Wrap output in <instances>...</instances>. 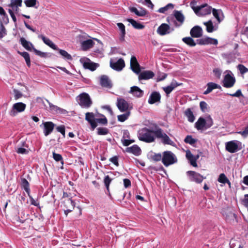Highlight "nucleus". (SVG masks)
<instances>
[{
    "label": "nucleus",
    "mask_w": 248,
    "mask_h": 248,
    "mask_svg": "<svg viewBox=\"0 0 248 248\" xmlns=\"http://www.w3.org/2000/svg\"><path fill=\"white\" fill-rule=\"evenodd\" d=\"M198 44L201 45H205L209 44L217 45L218 41L216 39H214L209 37L202 38L197 40Z\"/></svg>",
    "instance_id": "nucleus-12"
},
{
    "label": "nucleus",
    "mask_w": 248,
    "mask_h": 248,
    "mask_svg": "<svg viewBox=\"0 0 248 248\" xmlns=\"http://www.w3.org/2000/svg\"><path fill=\"white\" fill-rule=\"evenodd\" d=\"M87 60L88 61L83 62V67L85 69H89L92 71L95 70L97 68V64L95 63L91 62L89 59H87Z\"/></svg>",
    "instance_id": "nucleus-30"
},
{
    "label": "nucleus",
    "mask_w": 248,
    "mask_h": 248,
    "mask_svg": "<svg viewBox=\"0 0 248 248\" xmlns=\"http://www.w3.org/2000/svg\"><path fill=\"white\" fill-rule=\"evenodd\" d=\"M184 141L190 145H193L197 142V140L193 139L191 135H187L185 138Z\"/></svg>",
    "instance_id": "nucleus-46"
},
{
    "label": "nucleus",
    "mask_w": 248,
    "mask_h": 248,
    "mask_svg": "<svg viewBox=\"0 0 248 248\" xmlns=\"http://www.w3.org/2000/svg\"><path fill=\"white\" fill-rule=\"evenodd\" d=\"M100 85L103 88L111 89L113 86L111 80L107 75H103L100 77Z\"/></svg>",
    "instance_id": "nucleus-9"
},
{
    "label": "nucleus",
    "mask_w": 248,
    "mask_h": 248,
    "mask_svg": "<svg viewBox=\"0 0 248 248\" xmlns=\"http://www.w3.org/2000/svg\"><path fill=\"white\" fill-rule=\"evenodd\" d=\"M163 89L167 95L170 94L173 90V87H170V85L164 87Z\"/></svg>",
    "instance_id": "nucleus-61"
},
{
    "label": "nucleus",
    "mask_w": 248,
    "mask_h": 248,
    "mask_svg": "<svg viewBox=\"0 0 248 248\" xmlns=\"http://www.w3.org/2000/svg\"><path fill=\"white\" fill-rule=\"evenodd\" d=\"M206 120L202 117H200L195 123V127L198 130H202L204 128L206 129Z\"/></svg>",
    "instance_id": "nucleus-23"
},
{
    "label": "nucleus",
    "mask_w": 248,
    "mask_h": 248,
    "mask_svg": "<svg viewBox=\"0 0 248 248\" xmlns=\"http://www.w3.org/2000/svg\"><path fill=\"white\" fill-rule=\"evenodd\" d=\"M53 157L56 161H61L62 159V156L61 155L57 154L55 152L53 153Z\"/></svg>",
    "instance_id": "nucleus-59"
},
{
    "label": "nucleus",
    "mask_w": 248,
    "mask_h": 248,
    "mask_svg": "<svg viewBox=\"0 0 248 248\" xmlns=\"http://www.w3.org/2000/svg\"><path fill=\"white\" fill-rule=\"evenodd\" d=\"M152 159L156 161H162V155L161 154H155L152 156Z\"/></svg>",
    "instance_id": "nucleus-57"
},
{
    "label": "nucleus",
    "mask_w": 248,
    "mask_h": 248,
    "mask_svg": "<svg viewBox=\"0 0 248 248\" xmlns=\"http://www.w3.org/2000/svg\"><path fill=\"white\" fill-rule=\"evenodd\" d=\"M63 58L70 61L73 60L72 56L64 50H63Z\"/></svg>",
    "instance_id": "nucleus-56"
},
{
    "label": "nucleus",
    "mask_w": 248,
    "mask_h": 248,
    "mask_svg": "<svg viewBox=\"0 0 248 248\" xmlns=\"http://www.w3.org/2000/svg\"><path fill=\"white\" fill-rule=\"evenodd\" d=\"M207 89L203 93V94L206 95L211 93L213 90L216 89H221V87L219 85L214 82H209L207 84Z\"/></svg>",
    "instance_id": "nucleus-26"
},
{
    "label": "nucleus",
    "mask_w": 248,
    "mask_h": 248,
    "mask_svg": "<svg viewBox=\"0 0 248 248\" xmlns=\"http://www.w3.org/2000/svg\"><path fill=\"white\" fill-rule=\"evenodd\" d=\"M117 25L121 31L119 40L121 42H123L125 41V35L126 34L125 26L122 23H117Z\"/></svg>",
    "instance_id": "nucleus-25"
},
{
    "label": "nucleus",
    "mask_w": 248,
    "mask_h": 248,
    "mask_svg": "<svg viewBox=\"0 0 248 248\" xmlns=\"http://www.w3.org/2000/svg\"><path fill=\"white\" fill-rule=\"evenodd\" d=\"M77 101L79 106L83 108H89L93 104V101L86 93H82L77 97Z\"/></svg>",
    "instance_id": "nucleus-2"
},
{
    "label": "nucleus",
    "mask_w": 248,
    "mask_h": 248,
    "mask_svg": "<svg viewBox=\"0 0 248 248\" xmlns=\"http://www.w3.org/2000/svg\"><path fill=\"white\" fill-rule=\"evenodd\" d=\"M117 107L121 112L127 111L129 105L127 102L124 99H118L117 100Z\"/></svg>",
    "instance_id": "nucleus-14"
},
{
    "label": "nucleus",
    "mask_w": 248,
    "mask_h": 248,
    "mask_svg": "<svg viewBox=\"0 0 248 248\" xmlns=\"http://www.w3.org/2000/svg\"><path fill=\"white\" fill-rule=\"evenodd\" d=\"M130 67L133 72L139 74L140 71V65L135 56H132L130 60Z\"/></svg>",
    "instance_id": "nucleus-13"
},
{
    "label": "nucleus",
    "mask_w": 248,
    "mask_h": 248,
    "mask_svg": "<svg viewBox=\"0 0 248 248\" xmlns=\"http://www.w3.org/2000/svg\"><path fill=\"white\" fill-rule=\"evenodd\" d=\"M37 2V0H25L24 3L28 7H34Z\"/></svg>",
    "instance_id": "nucleus-48"
},
{
    "label": "nucleus",
    "mask_w": 248,
    "mask_h": 248,
    "mask_svg": "<svg viewBox=\"0 0 248 248\" xmlns=\"http://www.w3.org/2000/svg\"><path fill=\"white\" fill-rule=\"evenodd\" d=\"M19 54L22 56L25 59L26 64L28 66L30 67L31 65V60L29 54L27 52H18Z\"/></svg>",
    "instance_id": "nucleus-39"
},
{
    "label": "nucleus",
    "mask_w": 248,
    "mask_h": 248,
    "mask_svg": "<svg viewBox=\"0 0 248 248\" xmlns=\"http://www.w3.org/2000/svg\"><path fill=\"white\" fill-rule=\"evenodd\" d=\"M206 129L209 128L211 127L213 124V122L212 119L209 116L207 119L206 120Z\"/></svg>",
    "instance_id": "nucleus-55"
},
{
    "label": "nucleus",
    "mask_w": 248,
    "mask_h": 248,
    "mask_svg": "<svg viewBox=\"0 0 248 248\" xmlns=\"http://www.w3.org/2000/svg\"><path fill=\"white\" fill-rule=\"evenodd\" d=\"M175 155L171 151H164L162 154V163L166 167H168L177 162Z\"/></svg>",
    "instance_id": "nucleus-3"
},
{
    "label": "nucleus",
    "mask_w": 248,
    "mask_h": 248,
    "mask_svg": "<svg viewBox=\"0 0 248 248\" xmlns=\"http://www.w3.org/2000/svg\"><path fill=\"white\" fill-rule=\"evenodd\" d=\"M236 80L234 77L230 74H226L223 80V86L227 88H230L233 87L235 83Z\"/></svg>",
    "instance_id": "nucleus-8"
},
{
    "label": "nucleus",
    "mask_w": 248,
    "mask_h": 248,
    "mask_svg": "<svg viewBox=\"0 0 248 248\" xmlns=\"http://www.w3.org/2000/svg\"><path fill=\"white\" fill-rule=\"evenodd\" d=\"M103 118H95V121L96 122V124L97 123L101 124H102L106 125L108 124V120L106 118L105 116L102 115Z\"/></svg>",
    "instance_id": "nucleus-51"
},
{
    "label": "nucleus",
    "mask_w": 248,
    "mask_h": 248,
    "mask_svg": "<svg viewBox=\"0 0 248 248\" xmlns=\"http://www.w3.org/2000/svg\"><path fill=\"white\" fill-rule=\"evenodd\" d=\"M26 108V105L22 102L15 103L9 112L10 116H15L18 113L23 112Z\"/></svg>",
    "instance_id": "nucleus-6"
},
{
    "label": "nucleus",
    "mask_w": 248,
    "mask_h": 248,
    "mask_svg": "<svg viewBox=\"0 0 248 248\" xmlns=\"http://www.w3.org/2000/svg\"><path fill=\"white\" fill-rule=\"evenodd\" d=\"M127 21L129 22L135 29L141 30L144 29L145 27L143 24L137 22L133 19L128 18L127 19Z\"/></svg>",
    "instance_id": "nucleus-32"
},
{
    "label": "nucleus",
    "mask_w": 248,
    "mask_h": 248,
    "mask_svg": "<svg viewBox=\"0 0 248 248\" xmlns=\"http://www.w3.org/2000/svg\"><path fill=\"white\" fill-rule=\"evenodd\" d=\"M155 130L144 128L139 131V139L140 140L147 143L154 142L155 140Z\"/></svg>",
    "instance_id": "nucleus-1"
},
{
    "label": "nucleus",
    "mask_w": 248,
    "mask_h": 248,
    "mask_svg": "<svg viewBox=\"0 0 248 248\" xmlns=\"http://www.w3.org/2000/svg\"><path fill=\"white\" fill-rule=\"evenodd\" d=\"M154 76L155 74L153 72L151 71H144L140 74L139 76V79L140 80H147L152 78Z\"/></svg>",
    "instance_id": "nucleus-22"
},
{
    "label": "nucleus",
    "mask_w": 248,
    "mask_h": 248,
    "mask_svg": "<svg viewBox=\"0 0 248 248\" xmlns=\"http://www.w3.org/2000/svg\"><path fill=\"white\" fill-rule=\"evenodd\" d=\"M33 50L36 55H37L42 58H46L47 56V54L46 53L43 52L39 50H38L35 48H33Z\"/></svg>",
    "instance_id": "nucleus-52"
},
{
    "label": "nucleus",
    "mask_w": 248,
    "mask_h": 248,
    "mask_svg": "<svg viewBox=\"0 0 248 248\" xmlns=\"http://www.w3.org/2000/svg\"><path fill=\"white\" fill-rule=\"evenodd\" d=\"M207 103L205 101H202L200 103V108L203 112L206 111V110L207 108Z\"/></svg>",
    "instance_id": "nucleus-53"
},
{
    "label": "nucleus",
    "mask_w": 248,
    "mask_h": 248,
    "mask_svg": "<svg viewBox=\"0 0 248 248\" xmlns=\"http://www.w3.org/2000/svg\"><path fill=\"white\" fill-rule=\"evenodd\" d=\"M155 136L158 139H161L162 141L164 144H169L172 145L173 142L170 139L169 137L163 132L160 128L156 129L155 132Z\"/></svg>",
    "instance_id": "nucleus-5"
},
{
    "label": "nucleus",
    "mask_w": 248,
    "mask_h": 248,
    "mask_svg": "<svg viewBox=\"0 0 248 248\" xmlns=\"http://www.w3.org/2000/svg\"><path fill=\"white\" fill-rule=\"evenodd\" d=\"M126 151L128 153H132L135 155H139L141 153V149L137 145H134L131 147L126 148Z\"/></svg>",
    "instance_id": "nucleus-27"
},
{
    "label": "nucleus",
    "mask_w": 248,
    "mask_h": 248,
    "mask_svg": "<svg viewBox=\"0 0 248 248\" xmlns=\"http://www.w3.org/2000/svg\"><path fill=\"white\" fill-rule=\"evenodd\" d=\"M129 93L137 97H141L143 95V91L136 86L131 87Z\"/></svg>",
    "instance_id": "nucleus-24"
},
{
    "label": "nucleus",
    "mask_w": 248,
    "mask_h": 248,
    "mask_svg": "<svg viewBox=\"0 0 248 248\" xmlns=\"http://www.w3.org/2000/svg\"><path fill=\"white\" fill-rule=\"evenodd\" d=\"M40 38L42 39L44 43L46 45L48 46L54 50L57 49L56 46L49 38H46L42 35H41Z\"/></svg>",
    "instance_id": "nucleus-33"
},
{
    "label": "nucleus",
    "mask_w": 248,
    "mask_h": 248,
    "mask_svg": "<svg viewBox=\"0 0 248 248\" xmlns=\"http://www.w3.org/2000/svg\"><path fill=\"white\" fill-rule=\"evenodd\" d=\"M225 148L228 152L234 153L242 149V143L236 140L230 141L226 143Z\"/></svg>",
    "instance_id": "nucleus-4"
},
{
    "label": "nucleus",
    "mask_w": 248,
    "mask_h": 248,
    "mask_svg": "<svg viewBox=\"0 0 248 248\" xmlns=\"http://www.w3.org/2000/svg\"><path fill=\"white\" fill-rule=\"evenodd\" d=\"M237 68L239 70L240 73L242 75H243L247 72H248V68H247L244 65L239 64L237 66Z\"/></svg>",
    "instance_id": "nucleus-49"
},
{
    "label": "nucleus",
    "mask_w": 248,
    "mask_h": 248,
    "mask_svg": "<svg viewBox=\"0 0 248 248\" xmlns=\"http://www.w3.org/2000/svg\"><path fill=\"white\" fill-rule=\"evenodd\" d=\"M161 99V95L157 92H153L151 94L148 99V103L150 104H153L156 102H159Z\"/></svg>",
    "instance_id": "nucleus-16"
},
{
    "label": "nucleus",
    "mask_w": 248,
    "mask_h": 248,
    "mask_svg": "<svg viewBox=\"0 0 248 248\" xmlns=\"http://www.w3.org/2000/svg\"><path fill=\"white\" fill-rule=\"evenodd\" d=\"M199 8H200V10L199 11V15L202 16L210 14L212 9V7L207 4L199 6Z\"/></svg>",
    "instance_id": "nucleus-18"
},
{
    "label": "nucleus",
    "mask_w": 248,
    "mask_h": 248,
    "mask_svg": "<svg viewBox=\"0 0 248 248\" xmlns=\"http://www.w3.org/2000/svg\"><path fill=\"white\" fill-rule=\"evenodd\" d=\"M85 120L90 124L93 130H94L97 126L95 121L94 114L93 112H87L85 114Z\"/></svg>",
    "instance_id": "nucleus-11"
},
{
    "label": "nucleus",
    "mask_w": 248,
    "mask_h": 248,
    "mask_svg": "<svg viewBox=\"0 0 248 248\" xmlns=\"http://www.w3.org/2000/svg\"><path fill=\"white\" fill-rule=\"evenodd\" d=\"M204 25L206 26V31L208 32H212L214 30V27L211 20L204 22Z\"/></svg>",
    "instance_id": "nucleus-40"
},
{
    "label": "nucleus",
    "mask_w": 248,
    "mask_h": 248,
    "mask_svg": "<svg viewBox=\"0 0 248 248\" xmlns=\"http://www.w3.org/2000/svg\"><path fill=\"white\" fill-rule=\"evenodd\" d=\"M124 185L125 188H127L131 186V182L128 179H124Z\"/></svg>",
    "instance_id": "nucleus-64"
},
{
    "label": "nucleus",
    "mask_w": 248,
    "mask_h": 248,
    "mask_svg": "<svg viewBox=\"0 0 248 248\" xmlns=\"http://www.w3.org/2000/svg\"><path fill=\"white\" fill-rule=\"evenodd\" d=\"M227 94L232 97H239L240 96H243V94L240 89L237 90V91L234 93H227Z\"/></svg>",
    "instance_id": "nucleus-54"
},
{
    "label": "nucleus",
    "mask_w": 248,
    "mask_h": 248,
    "mask_svg": "<svg viewBox=\"0 0 248 248\" xmlns=\"http://www.w3.org/2000/svg\"><path fill=\"white\" fill-rule=\"evenodd\" d=\"M134 142V140H124L123 141V145L124 146H128L129 145H130V144H131L132 143H133Z\"/></svg>",
    "instance_id": "nucleus-63"
},
{
    "label": "nucleus",
    "mask_w": 248,
    "mask_h": 248,
    "mask_svg": "<svg viewBox=\"0 0 248 248\" xmlns=\"http://www.w3.org/2000/svg\"><path fill=\"white\" fill-rule=\"evenodd\" d=\"M81 47L83 50H87L92 48L94 45V42L91 39H88L81 42Z\"/></svg>",
    "instance_id": "nucleus-29"
},
{
    "label": "nucleus",
    "mask_w": 248,
    "mask_h": 248,
    "mask_svg": "<svg viewBox=\"0 0 248 248\" xmlns=\"http://www.w3.org/2000/svg\"><path fill=\"white\" fill-rule=\"evenodd\" d=\"M14 94H15V99L17 100L22 97V93L18 90L15 89L14 90Z\"/></svg>",
    "instance_id": "nucleus-58"
},
{
    "label": "nucleus",
    "mask_w": 248,
    "mask_h": 248,
    "mask_svg": "<svg viewBox=\"0 0 248 248\" xmlns=\"http://www.w3.org/2000/svg\"><path fill=\"white\" fill-rule=\"evenodd\" d=\"M16 152L18 154H27L29 153V151L24 148L20 147L17 148Z\"/></svg>",
    "instance_id": "nucleus-60"
},
{
    "label": "nucleus",
    "mask_w": 248,
    "mask_h": 248,
    "mask_svg": "<svg viewBox=\"0 0 248 248\" xmlns=\"http://www.w3.org/2000/svg\"><path fill=\"white\" fill-rule=\"evenodd\" d=\"M186 156L190 161L191 165L194 167L197 166L196 158L190 152L186 153Z\"/></svg>",
    "instance_id": "nucleus-37"
},
{
    "label": "nucleus",
    "mask_w": 248,
    "mask_h": 248,
    "mask_svg": "<svg viewBox=\"0 0 248 248\" xmlns=\"http://www.w3.org/2000/svg\"><path fill=\"white\" fill-rule=\"evenodd\" d=\"M187 176L190 180L196 183H201L203 179V176L196 171H187Z\"/></svg>",
    "instance_id": "nucleus-10"
},
{
    "label": "nucleus",
    "mask_w": 248,
    "mask_h": 248,
    "mask_svg": "<svg viewBox=\"0 0 248 248\" xmlns=\"http://www.w3.org/2000/svg\"><path fill=\"white\" fill-rule=\"evenodd\" d=\"M182 41L187 45L189 46L192 47L195 46L196 45V43L195 42L194 40L192 37H184L182 39Z\"/></svg>",
    "instance_id": "nucleus-36"
},
{
    "label": "nucleus",
    "mask_w": 248,
    "mask_h": 248,
    "mask_svg": "<svg viewBox=\"0 0 248 248\" xmlns=\"http://www.w3.org/2000/svg\"><path fill=\"white\" fill-rule=\"evenodd\" d=\"M130 113L129 111H127L124 114L118 115L117 116L118 120L121 122H124L125 120H126L128 119L129 116L130 115Z\"/></svg>",
    "instance_id": "nucleus-45"
},
{
    "label": "nucleus",
    "mask_w": 248,
    "mask_h": 248,
    "mask_svg": "<svg viewBox=\"0 0 248 248\" xmlns=\"http://www.w3.org/2000/svg\"><path fill=\"white\" fill-rule=\"evenodd\" d=\"M185 115L187 118L188 121L192 123L195 120V116L190 108H188L185 112Z\"/></svg>",
    "instance_id": "nucleus-35"
},
{
    "label": "nucleus",
    "mask_w": 248,
    "mask_h": 248,
    "mask_svg": "<svg viewBox=\"0 0 248 248\" xmlns=\"http://www.w3.org/2000/svg\"><path fill=\"white\" fill-rule=\"evenodd\" d=\"M218 181L219 182L223 184L227 183L229 187H231V183L230 182L228 178L226 177V176L224 175V174L221 173L219 175L218 179Z\"/></svg>",
    "instance_id": "nucleus-41"
},
{
    "label": "nucleus",
    "mask_w": 248,
    "mask_h": 248,
    "mask_svg": "<svg viewBox=\"0 0 248 248\" xmlns=\"http://www.w3.org/2000/svg\"><path fill=\"white\" fill-rule=\"evenodd\" d=\"M174 8V5L172 3H168L165 6L159 8L157 12L160 13H165L169 9H173Z\"/></svg>",
    "instance_id": "nucleus-44"
},
{
    "label": "nucleus",
    "mask_w": 248,
    "mask_h": 248,
    "mask_svg": "<svg viewBox=\"0 0 248 248\" xmlns=\"http://www.w3.org/2000/svg\"><path fill=\"white\" fill-rule=\"evenodd\" d=\"M110 66L112 69L118 71H121L125 66L124 61L122 58L119 59L117 61H115L113 59H110Z\"/></svg>",
    "instance_id": "nucleus-7"
},
{
    "label": "nucleus",
    "mask_w": 248,
    "mask_h": 248,
    "mask_svg": "<svg viewBox=\"0 0 248 248\" xmlns=\"http://www.w3.org/2000/svg\"><path fill=\"white\" fill-rule=\"evenodd\" d=\"M22 0H11L8 6L11 7L17 13L19 10V7L22 6Z\"/></svg>",
    "instance_id": "nucleus-21"
},
{
    "label": "nucleus",
    "mask_w": 248,
    "mask_h": 248,
    "mask_svg": "<svg viewBox=\"0 0 248 248\" xmlns=\"http://www.w3.org/2000/svg\"><path fill=\"white\" fill-rule=\"evenodd\" d=\"M44 133L46 136H48L53 131L55 124L51 122H46L44 123Z\"/></svg>",
    "instance_id": "nucleus-20"
},
{
    "label": "nucleus",
    "mask_w": 248,
    "mask_h": 248,
    "mask_svg": "<svg viewBox=\"0 0 248 248\" xmlns=\"http://www.w3.org/2000/svg\"><path fill=\"white\" fill-rule=\"evenodd\" d=\"M111 181L112 179L108 175L106 176L104 179V183L108 191H109V186Z\"/></svg>",
    "instance_id": "nucleus-50"
},
{
    "label": "nucleus",
    "mask_w": 248,
    "mask_h": 248,
    "mask_svg": "<svg viewBox=\"0 0 248 248\" xmlns=\"http://www.w3.org/2000/svg\"><path fill=\"white\" fill-rule=\"evenodd\" d=\"M66 209L64 210V213L67 215L68 213L71 212L74 208L75 204L73 201L70 199L67 198L63 201Z\"/></svg>",
    "instance_id": "nucleus-17"
},
{
    "label": "nucleus",
    "mask_w": 248,
    "mask_h": 248,
    "mask_svg": "<svg viewBox=\"0 0 248 248\" xmlns=\"http://www.w3.org/2000/svg\"><path fill=\"white\" fill-rule=\"evenodd\" d=\"M190 34L192 37H201L202 35V30L200 26H194L191 29Z\"/></svg>",
    "instance_id": "nucleus-15"
},
{
    "label": "nucleus",
    "mask_w": 248,
    "mask_h": 248,
    "mask_svg": "<svg viewBox=\"0 0 248 248\" xmlns=\"http://www.w3.org/2000/svg\"><path fill=\"white\" fill-rule=\"evenodd\" d=\"M20 42L22 46L27 50L31 51V47L33 46L32 44L27 41L24 38L21 37L20 39Z\"/></svg>",
    "instance_id": "nucleus-34"
},
{
    "label": "nucleus",
    "mask_w": 248,
    "mask_h": 248,
    "mask_svg": "<svg viewBox=\"0 0 248 248\" xmlns=\"http://www.w3.org/2000/svg\"><path fill=\"white\" fill-rule=\"evenodd\" d=\"M176 20L181 23H183L184 21V16L183 15L178 11H175L174 14Z\"/></svg>",
    "instance_id": "nucleus-43"
},
{
    "label": "nucleus",
    "mask_w": 248,
    "mask_h": 248,
    "mask_svg": "<svg viewBox=\"0 0 248 248\" xmlns=\"http://www.w3.org/2000/svg\"><path fill=\"white\" fill-rule=\"evenodd\" d=\"M238 133L244 137H247L248 135V125L245 127V129L244 131H239L238 132Z\"/></svg>",
    "instance_id": "nucleus-62"
},
{
    "label": "nucleus",
    "mask_w": 248,
    "mask_h": 248,
    "mask_svg": "<svg viewBox=\"0 0 248 248\" xmlns=\"http://www.w3.org/2000/svg\"><path fill=\"white\" fill-rule=\"evenodd\" d=\"M196 4L197 1L195 0H192L190 3L191 8L197 15H199L200 8H199V6H196Z\"/></svg>",
    "instance_id": "nucleus-42"
},
{
    "label": "nucleus",
    "mask_w": 248,
    "mask_h": 248,
    "mask_svg": "<svg viewBox=\"0 0 248 248\" xmlns=\"http://www.w3.org/2000/svg\"><path fill=\"white\" fill-rule=\"evenodd\" d=\"M212 10L214 16L217 19V21L220 23L222 20L220 17V15H223L221 10H217L215 8H213Z\"/></svg>",
    "instance_id": "nucleus-38"
},
{
    "label": "nucleus",
    "mask_w": 248,
    "mask_h": 248,
    "mask_svg": "<svg viewBox=\"0 0 248 248\" xmlns=\"http://www.w3.org/2000/svg\"><path fill=\"white\" fill-rule=\"evenodd\" d=\"M21 186L23 189L27 193L29 196H30V185L26 178L21 177Z\"/></svg>",
    "instance_id": "nucleus-31"
},
{
    "label": "nucleus",
    "mask_w": 248,
    "mask_h": 248,
    "mask_svg": "<svg viewBox=\"0 0 248 248\" xmlns=\"http://www.w3.org/2000/svg\"><path fill=\"white\" fill-rule=\"evenodd\" d=\"M97 130V134L99 135H106L109 132L108 129L106 127H99Z\"/></svg>",
    "instance_id": "nucleus-47"
},
{
    "label": "nucleus",
    "mask_w": 248,
    "mask_h": 248,
    "mask_svg": "<svg viewBox=\"0 0 248 248\" xmlns=\"http://www.w3.org/2000/svg\"><path fill=\"white\" fill-rule=\"evenodd\" d=\"M170 29V27L169 25L166 23H163L157 28V32L160 35H164L170 33L169 31Z\"/></svg>",
    "instance_id": "nucleus-19"
},
{
    "label": "nucleus",
    "mask_w": 248,
    "mask_h": 248,
    "mask_svg": "<svg viewBox=\"0 0 248 248\" xmlns=\"http://www.w3.org/2000/svg\"><path fill=\"white\" fill-rule=\"evenodd\" d=\"M129 10L131 12L134 13L137 16H144L147 14V11L144 8H141L140 11L135 7H131L129 8Z\"/></svg>",
    "instance_id": "nucleus-28"
}]
</instances>
